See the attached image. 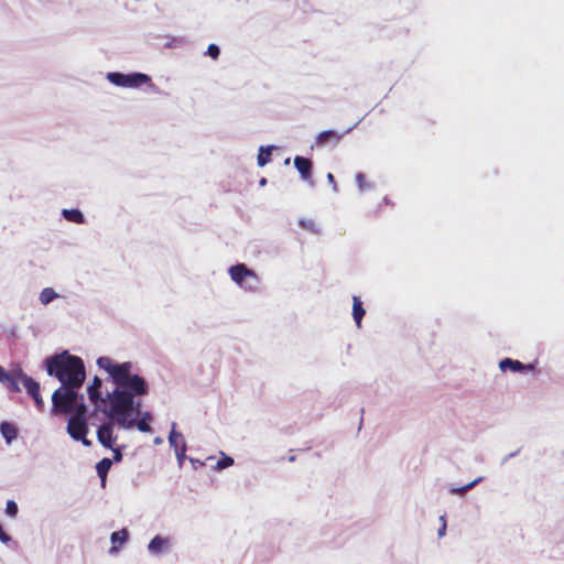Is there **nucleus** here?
Listing matches in <instances>:
<instances>
[{
  "label": "nucleus",
  "mask_w": 564,
  "mask_h": 564,
  "mask_svg": "<svg viewBox=\"0 0 564 564\" xmlns=\"http://www.w3.org/2000/svg\"><path fill=\"white\" fill-rule=\"evenodd\" d=\"M153 443H154L155 445H161V444L163 443V438H162V437H160V436H156V437L153 440Z\"/></svg>",
  "instance_id": "35"
},
{
  "label": "nucleus",
  "mask_w": 564,
  "mask_h": 564,
  "mask_svg": "<svg viewBox=\"0 0 564 564\" xmlns=\"http://www.w3.org/2000/svg\"><path fill=\"white\" fill-rule=\"evenodd\" d=\"M284 164H285V165L290 164V158H288V159H285V160H284Z\"/></svg>",
  "instance_id": "38"
},
{
  "label": "nucleus",
  "mask_w": 564,
  "mask_h": 564,
  "mask_svg": "<svg viewBox=\"0 0 564 564\" xmlns=\"http://www.w3.org/2000/svg\"><path fill=\"white\" fill-rule=\"evenodd\" d=\"M0 434L6 443L10 445L18 437L19 431L12 423L3 421L0 423Z\"/></svg>",
  "instance_id": "13"
},
{
  "label": "nucleus",
  "mask_w": 564,
  "mask_h": 564,
  "mask_svg": "<svg viewBox=\"0 0 564 564\" xmlns=\"http://www.w3.org/2000/svg\"><path fill=\"white\" fill-rule=\"evenodd\" d=\"M231 280L247 291H256L259 286L257 273L245 263L231 265L228 270Z\"/></svg>",
  "instance_id": "5"
},
{
  "label": "nucleus",
  "mask_w": 564,
  "mask_h": 564,
  "mask_svg": "<svg viewBox=\"0 0 564 564\" xmlns=\"http://www.w3.org/2000/svg\"><path fill=\"white\" fill-rule=\"evenodd\" d=\"M97 366L108 373L106 383L112 386L104 393V380L95 376L87 387V395L96 412H100L108 420L112 414L113 403L117 398L124 395L123 391L133 387L141 375L134 372V365L131 361L117 362L108 356L98 357Z\"/></svg>",
  "instance_id": "2"
},
{
  "label": "nucleus",
  "mask_w": 564,
  "mask_h": 564,
  "mask_svg": "<svg viewBox=\"0 0 564 564\" xmlns=\"http://www.w3.org/2000/svg\"><path fill=\"white\" fill-rule=\"evenodd\" d=\"M175 456L178 463V466L182 467L184 464V460L186 459V442L183 441L182 445L174 448Z\"/></svg>",
  "instance_id": "25"
},
{
  "label": "nucleus",
  "mask_w": 564,
  "mask_h": 564,
  "mask_svg": "<svg viewBox=\"0 0 564 564\" xmlns=\"http://www.w3.org/2000/svg\"><path fill=\"white\" fill-rule=\"evenodd\" d=\"M69 411L67 412H52L54 415L69 414L67 420L66 431L68 435L77 442H80L84 446L90 447L91 441L87 438L89 432L87 423V411L88 408L85 403V399L69 402Z\"/></svg>",
  "instance_id": "4"
},
{
  "label": "nucleus",
  "mask_w": 564,
  "mask_h": 564,
  "mask_svg": "<svg viewBox=\"0 0 564 564\" xmlns=\"http://www.w3.org/2000/svg\"><path fill=\"white\" fill-rule=\"evenodd\" d=\"M19 378L17 371L10 373L0 366V382L4 384L11 392H20Z\"/></svg>",
  "instance_id": "11"
},
{
  "label": "nucleus",
  "mask_w": 564,
  "mask_h": 564,
  "mask_svg": "<svg viewBox=\"0 0 564 564\" xmlns=\"http://www.w3.org/2000/svg\"><path fill=\"white\" fill-rule=\"evenodd\" d=\"M499 368L501 371L510 370L512 372H524L523 364L511 358H503L500 360Z\"/></svg>",
  "instance_id": "16"
},
{
  "label": "nucleus",
  "mask_w": 564,
  "mask_h": 564,
  "mask_svg": "<svg viewBox=\"0 0 564 564\" xmlns=\"http://www.w3.org/2000/svg\"><path fill=\"white\" fill-rule=\"evenodd\" d=\"M4 512L8 517L15 518L19 512L17 502L14 500H8Z\"/></svg>",
  "instance_id": "26"
},
{
  "label": "nucleus",
  "mask_w": 564,
  "mask_h": 564,
  "mask_svg": "<svg viewBox=\"0 0 564 564\" xmlns=\"http://www.w3.org/2000/svg\"><path fill=\"white\" fill-rule=\"evenodd\" d=\"M446 528H447V524H446V522H444L441 525V528L437 530L438 538H443L446 534Z\"/></svg>",
  "instance_id": "32"
},
{
  "label": "nucleus",
  "mask_w": 564,
  "mask_h": 564,
  "mask_svg": "<svg viewBox=\"0 0 564 564\" xmlns=\"http://www.w3.org/2000/svg\"><path fill=\"white\" fill-rule=\"evenodd\" d=\"M356 183L360 193L371 191L375 188V184L366 181L364 173L359 172L356 174Z\"/></svg>",
  "instance_id": "21"
},
{
  "label": "nucleus",
  "mask_w": 564,
  "mask_h": 564,
  "mask_svg": "<svg viewBox=\"0 0 564 564\" xmlns=\"http://www.w3.org/2000/svg\"><path fill=\"white\" fill-rule=\"evenodd\" d=\"M62 216L67 220V221H70V223H74V224H78V225H82L85 223V216L84 214L77 209V208H72V209H63L62 210Z\"/></svg>",
  "instance_id": "17"
},
{
  "label": "nucleus",
  "mask_w": 564,
  "mask_h": 564,
  "mask_svg": "<svg viewBox=\"0 0 564 564\" xmlns=\"http://www.w3.org/2000/svg\"><path fill=\"white\" fill-rule=\"evenodd\" d=\"M440 522L443 524L444 522H446V516L445 514H442L440 517Z\"/></svg>",
  "instance_id": "36"
},
{
  "label": "nucleus",
  "mask_w": 564,
  "mask_h": 564,
  "mask_svg": "<svg viewBox=\"0 0 564 564\" xmlns=\"http://www.w3.org/2000/svg\"><path fill=\"white\" fill-rule=\"evenodd\" d=\"M294 167L300 173L302 180H304L306 182H311V184L313 185V182H312L313 163L310 159L301 156V155H296L294 158Z\"/></svg>",
  "instance_id": "9"
},
{
  "label": "nucleus",
  "mask_w": 564,
  "mask_h": 564,
  "mask_svg": "<svg viewBox=\"0 0 564 564\" xmlns=\"http://www.w3.org/2000/svg\"><path fill=\"white\" fill-rule=\"evenodd\" d=\"M11 540L12 538L7 532H4L2 525L0 524V541L2 543H9Z\"/></svg>",
  "instance_id": "29"
},
{
  "label": "nucleus",
  "mask_w": 564,
  "mask_h": 564,
  "mask_svg": "<svg viewBox=\"0 0 564 564\" xmlns=\"http://www.w3.org/2000/svg\"><path fill=\"white\" fill-rule=\"evenodd\" d=\"M366 314V311L362 306V302L359 296H352V318L358 328L361 327L362 318Z\"/></svg>",
  "instance_id": "14"
},
{
  "label": "nucleus",
  "mask_w": 564,
  "mask_h": 564,
  "mask_svg": "<svg viewBox=\"0 0 564 564\" xmlns=\"http://www.w3.org/2000/svg\"><path fill=\"white\" fill-rule=\"evenodd\" d=\"M234 458L231 456L226 455L225 453H221V457L217 460L215 469L216 470H223L227 467H230L234 465Z\"/></svg>",
  "instance_id": "24"
},
{
  "label": "nucleus",
  "mask_w": 564,
  "mask_h": 564,
  "mask_svg": "<svg viewBox=\"0 0 564 564\" xmlns=\"http://www.w3.org/2000/svg\"><path fill=\"white\" fill-rule=\"evenodd\" d=\"M274 145H268L263 147L261 145L259 149V153L257 156V163L260 167L267 165L271 160L272 150L274 149Z\"/></svg>",
  "instance_id": "18"
},
{
  "label": "nucleus",
  "mask_w": 564,
  "mask_h": 564,
  "mask_svg": "<svg viewBox=\"0 0 564 564\" xmlns=\"http://www.w3.org/2000/svg\"><path fill=\"white\" fill-rule=\"evenodd\" d=\"M112 466L111 458L104 457L96 464V471L98 477L100 478L101 485H106L107 476Z\"/></svg>",
  "instance_id": "15"
},
{
  "label": "nucleus",
  "mask_w": 564,
  "mask_h": 564,
  "mask_svg": "<svg viewBox=\"0 0 564 564\" xmlns=\"http://www.w3.org/2000/svg\"><path fill=\"white\" fill-rule=\"evenodd\" d=\"M205 54L212 57L214 61H216L220 55V48L218 45L212 43L208 45Z\"/></svg>",
  "instance_id": "28"
},
{
  "label": "nucleus",
  "mask_w": 564,
  "mask_h": 564,
  "mask_svg": "<svg viewBox=\"0 0 564 564\" xmlns=\"http://www.w3.org/2000/svg\"><path fill=\"white\" fill-rule=\"evenodd\" d=\"M358 122L355 123L352 127H349L344 133H338L335 130H325L317 134L315 139V144L317 147H326L328 144H338L341 138L352 131L355 127H357Z\"/></svg>",
  "instance_id": "8"
},
{
  "label": "nucleus",
  "mask_w": 564,
  "mask_h": 564,
  "mask_svg": "<svg viewBox=\"0 0 564 564\" xmlns=\"http://www.w3.org/2000/svg\"><path fill=\"white\" fill-rule=\"evenodd\" d=\"M17 376L20 382L25 388L28 394L34 400V403L39 410H42L44 406V401L40 393V383L34 380L32 377L28 376L23 370H18Z\"/></svg>",
  "instance_id": "7"
},
{
  "label": "nucleus",
  "mask_w": 564,
  "mask_h": 564,
  "mask_svg": "<svg viewBox=\"0 0 564 564\" xmlns=\"http://www.w3.org/2000/svg\"><path fill=\"white\" fill-rule=\"evenodd\" d=\"M524 372L534 371L535 364H523Z\"/></svg>",
  "instance_id": "34"
},
{
  "label": "nucleus",
  "mask_w": 564,
  "mask_h": 564,
  "mask_svg": "<svg viewBox=\"0 0 564 564\" xmlns=\"http://www.w3.org/2000/svg\"><path fill=\"white\" fill-rule=\"evenodd\" d=\"M484 480V477L482 476H479L477 477L476 479H474L473 481L468 482L467 485H464V486H460V487H452L449 489V492L452 495H464L466 494L467 491L471 490L473 488H475L478 484H480L481 481Z\"/></svg>",
  "instance_id": "20"
},
{
  "label": "nucleus",
  "mask_w": 564,
  "mask_h": 564,
  "mask_svg": "<svg viewBox=\"0 0 564 564\" xmlns=\"http://www.w3.org/2000/svg\"><path fill=\"white\" fill-rule=\"evenodd\" d=\"M519 454V449H517L516 452H512L510 454H508L507 456L503 457L501 464H506L510 458L512 457H516L517 455Z\"/></svg>",
  "instance_id": "33"
},
{
  "label": "nucleus",
  "mask_w": 564,
  "mask_h": 564,
  "mask_svg": "<svg viewBox=\"0 0 564 564\" xmlns=\"http://www.w3.org/2000/svg\"><path fill=\"white\" fill-rule=\"evenodd\" d=\"M171 547V541L166 536L155 535L148 544V551L152 555H161Z\"/></svg>",
  "instance_id": "10"
},
{
  "label": "nucleus",
  "mask_w": 564,
  "mask_h": 564,
  "mask_svg": "<svg viewBox=\"0 0 564 564\" xmlns=\"http://www.w3.org/2000/svg\"><path fill=\"white\" fill-rule=\"evenodd\" d=\"M189 462H191V464H192V466H193V468H194V469H197L199 466H203V465H204V463H203V462H200V460H199V459H197V458H189Z\"/></svg>",
  "instance_id": "31"
},
{
  "label": "nucleus",
  "mask_w": 564,
  "mask_h": 564,
  "mask_svg": "<svg viewBox=\"0 0 564 564\" xmlns=\"http://www.w3.org/2000/svg\"><path fill=\"white\" fill-rule=\"evenodd\" d=\"M98 442H99V443H100L105 448H108V449H111V451H112V453H113V457H112V459H111V460H112V464H113V463H120V462L122 460V458H123L122 449L124 448V445H122V446H117V447H116V446H115V444H116V442H117V441H113V442L111 443V445H110V446L105 445L100 440H98Z\"/></svg>",
  "instance_id": "22"
},
{
  "label": "nucleus",
  "mask_w": 564,
  "mask_h": 564,
  "mask_svg": "<svg viewBox=\"0 0 564 564\" xmlns=\"http://www.w3.org/2000/svg\"><path fill=\"white\" fill-rule=\"evenodd\" d=\"M128 539H129V531L126 528L118 530V531H113L110 534V541L112 543V546L110 547L109 552L111 554L116 553L118 551L119 546L127 543Z\"/></svg>",
  "instance_id": "12"
},
{
  "label": "nucleus",
  "mask_w": 564,
  "mask_h": 564,
  "mask_svg": "<svg viewBox=\"0 0 564 564\" xmlns=\"http://www.w3.org/2000/svg\"><path fill=\"white\" fill-rule=\"evenodd\" d=\"M43 365L47 375L61 382L52 394V412H67L69 402L85 399L79 392L86 380V367L80 357L63 350L46 357Z\"/></svg>",
  "instance_id": "3"
},
{
  "label": "nucleus",
  "mask_w": 564,
  "mask_h": 564,
  "mask_svg": "<svg viewBox=\"0 0 564 564\" xmlns=\"http://www.w3.org/2000/svg\"><path fill=\"white\" fill-rule=\"evenodd\" d=\"M178 440H182V442L184 441L182 433L176 431V423L173 422L172 426H171L170 434H169V444H170V446L172 448L178 447L180 446L178 445Z\"/></svg>",
  "instance_id": "23"
},
{
  "label": "nucleus",
  "mask_w": 564,
  "mask_h": 564,
  "mask_svg": "<svg viewBox=\"0 0 564 564\" xmlns=\"http://www.w3.org/2000/svg\"><path fill=\"white\" fill-rule=\"evenodd\" d=\"M130 389L123 391L122 398H117L112 406V414L97 427V440L110 446L118 440L115 427L132 430L137 427L142 433L152 432L150 422L153 416L150 411H142V398L150 392L148 380L141 376Z\"/></svg>",
  "instance_id": "1"
},
{
  "label": "nucleus",
  "mask_w": 564,
  "mask_h": 564,
  "mask_svg": "<svg viewBox=\"0 0 564 564\" xmlns=\"http://www.w3.org/2000/svg\"><path fill=\"white\" fill-rule=\"evenodd\" d=\"M107 79L118 87L124 88H139L142 85H147L151 83V77L144 73H129L124 74L121 72H109L107 74Z\"/></svg>",
  "instance_id": "6"
},
{
  "label": "nucleus",
  "mask_w": 564,
  "mask_h": 564,
  "mask_svg": "<svg viewBox=\"0 0 564 564\" xmlns=\"http://www.w3.org/2000/svg\"><path fill=\"white\" fill-rule=\"evenodd\" d=\"M61 295L53 288H44L39 295L41 304L48 305Z\"/></svg>",
  "instance_id": "19"
},
{
  "label": "nucleus",
  "mask_w": 564,
  "mask_h": 564,
  "mask_svg": "<svg viewBox=\"0 0 564 564\" xmlns=\"http://www.w3.org/2000/svg\"><path fill=\"white\" fill-rule=\"evenodd\" d=\"M299 225L302 228H304V229H306V230H308L311 232H314V234L318 232V227L316 226V224L313 220L300 219Z\"/></svg>",
  "instance_id": "27"
},
{
  "label": "nucleus",
  "mask_w": 564,
  "mask_h": 564,
  "mask_svg": "<svg viewBox=\"0 0 564 564\" xmlns=\"http://www.w3.org/2000/svg\"><path fill=\"white\" fill-rule=\"evenodd\" d=\"M327 181L329 182V184L333 186V189L335 193L338 192V187H337V184H336V181H335V177L332 173H327Z\"/></svg>",
  "instance_id": "30"
},
{
  "label": "nucleus",
  "mask_w": 564,
  "mask_h": 564,
  "mask_svg": "<svg viewBox=\"0 0 564 564\" xmlns=\"http://www.w3.org/2000/svg\"><path fill=\"white\" fill-rule=\"evenodd\" d=\"M259 183L261 186H264L267 184V178L262 177Z\"/></svg>",
  "instance_id": "37"
}]
</instances>
